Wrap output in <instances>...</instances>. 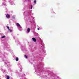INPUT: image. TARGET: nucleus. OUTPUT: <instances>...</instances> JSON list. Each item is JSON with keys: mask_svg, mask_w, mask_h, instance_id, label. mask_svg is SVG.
<instances>
[{"mask_svg": "<svg viewBox=\"0 0 79 79\" xmlns=\"http://www.w3.org/2000/svg\"><path fill=\"white\" fill-rule=\"evenodd\" d=\"M32 39L33 42H35L37 41V40H36V39H35V38H32Z\"/></svg>", "mask_w": 79, "mask_h": 79, "instance_id": "nucleus-1", "label": "nucleus"}, {"mask_svg": "<svg viewBox=\"0 0 79 79\" xmlns=\"http://www.w3.org/2000/svg\"><path fill=\"white\" fill-rule=\"evenodd\" d=\"M7 28L8 29V31H10V32H12V30L10 29V28L8 26L7 27Z\"/></svg>", "mask_w": 79, "mask_h": 79, "instance_id": "nucleus-2", "label": "nucleus"}, {"mask_svg": "<svg viewBox=\"0 0 79 79\" xmlns=\"http://www.w3.org/2000/svg\"><path fill=\"white\" fill-rule=\"evenodd\" d=\"M6 18H9L10 17V15H9V14H7L6 15Z\"/></svg>", "mask_w": 79, "mask_h": 79, "instance_id": "nucleus-3", "label": "nucleus"}, {"mask_svg": "<svg viewBox=\"0 0 79 79\" xmlns=\"http://www.w3.org/2000/svg\"><path fill=\"white\" fill-rule=\"evenodd\" d=\"M15 60L16 61H18V60H19V59L18 57H16V58L15 59Z\"/></svg>", "mask_w": 79, "mask_h": 79, "instance_id": "nucleus-4", "label": "nucleus"}, {"mask_svg": "<svg viewBox=\"0 0 79 79\" xmlns=\"http://www.w3.org/2000/svg\"><path fill=\"white\" fill-rule=\"evenodd\" d=\"M17 26H18V27H19V26H20V24H19V23H17Z\"/></svg>", "mask_w": 79, "mask_h": 79, "instance_id": "nucleus-5", "label": "nucleus"}, {"mask_svg": "<svg viewBox=\"0 0 79 79\" xmlns=\"http://www.w3.org/2000/svg\"><path fill=\"white\" fill-rule=\"evenodd\" d=\"M27 31H28V32H30V28H28L27 30Z\"/></svg>", "mask_w": 79, "mask_h": 79, "instance_id": "nucleus-6", "label": "nucleus"}, {"mask_svg": "<svg viewBox=\"0 0 79 79\" xmlns=\"http://www.w3.org/2000/svg\"><path fill=\"white\" fill-rule=\"evenodd\" d=\"M7 79H10V77L9 76H7Z\"/></svg>", "mask_w": 79, "mask_h": 79, "instance_id": "nucleus-7", "label": "nucleus"}, {"mask_svg": "<svg viewBox=\"0 0 79 79\" xmlns=\"http://www.w3.org/2000/svg\"><path fill=\"white\" fill-rule=\"evenodd\" d=\"M6 37V36H4L2 37V39H4V38H5Z\"/></svg>", "mask_w": 79, "mask_h": 79, "instance_id": "nucleus-8", "label": "nucleus"}, {"mask_svg": "<svg viewBox=\"0 0 79 79\" xmlns=\"http://www.w3.org/2000/svg\"><path fill=\"white\" fill-rule=\"evenodd\" d=\"M36 2H37L36 1V0H34V3H36Z\"/></svg>", "mask_w": 79, "mask_h": 79, "instance_id": "nucleus-9", "label": "nucleus"}, {"mask_svg": "<svg viewBox=\"0 0 79 79\" xmlns=\"http://www.w3.org/2000/svg\"><path fill=\"white\" fill-rule=\"evenodd\" d=\"M24 57L25 58H27V56L25 55H24Z\"/></svg>", "mask_w": 79, "mask_h": 79, "instance_id": "nucleus-10", "label": "nucleus"}, {"mask_svg": "<svg viewBox=\"0 0 79 79\" xmlns=\"http://www.w3.org/2000/svg\"><path fill=\"white\" fill-rule=\"evenodd\" d=\"M32 6H33L31 5V9H32Z\"/></svg>", "mask_w": 79, "mask_h": 79, "instance_id": "nucleus-11", "label": "nucleus"}, {"mask_svg": "<svg viewBox=\"0 0 79 79\" xmlns=\"http://www.w3.org/2000/svg\"><path fill=\"white\" fill-rule=\"evenodd\" d=\"M19 27L20 28H22V27L21 26H20H20Z\"/></svg>", "mask_w": 79, "mask_h": 79, "instance_id": "nucleus-12", "label": "nucleus"}, {"mask_svg": "<svg viewBox=\"0 0 79 79\" xmlns=\"http://www.w3.org/2000/svg\"><path fill=\"white\" fill-rule=\"evenodd\" d=\"M37 29H38V30H39V28H38Z\"/></svg>", "mask_w": 79, "mask_h": 79, "instance_id": "nucleus-13", "label": "nucleus"}, {"mask_svg": "<svg viewBox=\"0 0 79 79\" xmlns=\"http://www.w3.org/2000/svg\"><path fill=\"white\" fill-rule=\"evenodd\" d=\"M28 1H29V0H28Z\"/></svg>", "mask_w": 79, "mask_h": 79, "instance_id": "nucleus-14", "label": "nucleus"}]
</instances>
